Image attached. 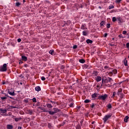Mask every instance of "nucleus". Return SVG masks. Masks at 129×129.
<instances>
[{"mask_svg":"<svg viewBox=\"0 0 129 129\" xmlns=\"http://www.w3.org/2000/svg\"><path fill=\"white\" fill-rule=\"evenodd\" d=\"M81 29L82 30H85V26L84 25H82L81 27Z\"/></svg>","mask_w":129,"mask_h":129,"instance_id":"nucleus-32","label":"nucleus"},{"mask_svg":"<svg viewBox=\"0 0 129 129\" xmlns=\"http://www.w3.org/2000/svg\"><path fill=\"white\" fill-rule=\"evenodd\" d=\"M32 101H33V102H37V99H36V98H33L32 99Z\"/></svg>","mask_w":129,"mask_h":129,"instance_id":"nucleus-36","label":"nucleus"},{"mask_svg":"<svg viewBox=\"0 0 129 129\" xmlns=\"http://www.w3.org/2000/svg\"><path fill=\"white\" fill-rule=\"evenodd\" d=\"M109 76H112L113 73H112V72H110L108 73Z\"/></svg>","mask_w":129,"mask_h":129,"instance_id":"nucleus-39","label":"nucleus"},{"mask_svg":"<svg viewBox=\"0 0 129 129\" xmlns=\"http://www.w3.org/2000/svg\"><path fill=\"white\" fill-rule=\"evenodd\" d=\"M50 102H51L52 104H55V102H54V101H50Z\"/></svg>","mask_w":129,"mask_h":129,"instance_id":"nucleus-52","label":"nucleus"},{"mask_svg":"<svg viewBox=\"0 0 129 129\" xmlns=\"http://www.w3.org/2000/svg\"><path fill=\"white\" fill-rule=\"evenodd\" d=\"M127 119H128V116H126L124 118V121L125 122H127Z\"/></svg>","mask_w":129,"mask_h":129,"instance_id":"nucleus-21","label":"nucleus"},{"mask_svg":"<svg viewBox=\"0 0 129 129\" xmlns=\"http://www.w3.org/2000/svg\"><path fill=\"white\" fill-rule=\"evenodd\" d=\"M23 3H26V1L24 0Z\"/></svg>","mask_w":129,"mask_h":129,"instance_id":"nucleus-62","label":"nucleus"},{"mask_svg":"<svg viewBox=\"0 0 129 129\" xmlns=\"http://www.w3.org/2000/svg\"><path fill=\"white\" fill-rule=\"evenodd\" d=\"M76 129H81V126H80V125H77L76 126Z\"/></svg>","mask_w":129,"mask_h":129,"instance_id":"nucleus-35","label":"nucleus"},{"mask_svg":"<svg viewBox=\"0 0 129 129\" xmlns=\"http://www.w3.org/2000/svg\"><path fill=\"white\" fill-rule=\"evenodd\" d=\"M107 94H105L103 95L99 96L98 98L99 99H102V100H105L107 98Z\"/></svg>","mask_w":129,"mask_h":129,"instance_id":"nucleus-3","label":"nucleus"},{"mask_svg":"<svg viewBox=\"0 0 129 129\" xmlns=\"http://www.w3.org/2000/svg\"><path fill=\"white\" fill-rule=\"evenodd\" d=\"M80 63H85V60L82 59L79 60Z\"/></svg>","mask_w":129,"mask_h":129,"instance_id":"nucleus-24","label":"nucleus"},{"mask_svg":"<svg viewBox=\"0 0 129 129\" xmlns=\"http://www.w3.org/2000/svg\"><path fill=\"white\" fill-rule=\"evenodd\" d=\"M22 63H23V62H22V61L19 62L20 65H21V64H22Z\"/></svg>","mask_w":129,"mask_h":129,"instance_id":"nucleus-55","label":"nucleus"},{"mask_svg":"<svg viewBox=\"0 0 129 129\" xmlns=\"http://www.w3.org/2000/svg\"><path fill=\"white\" fill-rule=\"evenodd\" d=\"M48 113H49V114L53 115V114H55V113H56V112L49 111Z\"/></svg>","mask_w":129,"mask_h":129,"instance_id":"nucleus-22","label":"nucleus"},{"mask_svg":"<svg viewBox=\"0 0 129 129\" xmlns=\"http://www.w3.org/2000/svg\"><path fill=\"white\" fill-rule=\"evenodd\" d=\"M21 41H22V39H21V38H18L17 39V42H18V43H20V42H21Z\"/></svg>","mask_w":129,"mask_h":129,"instance_id":"nucleus-49","label":"nucleus"},{"mask_svg":"<svg viewBox=\"0 0 129 129\" xmlns=\"http://www.w3.org/2000/svg\"><path fill=\"white\" fill-rule=\"evenodd\" d=\"M83 36H87V32H86V31H83Z\"/></svg>","mask_w":129,"mask_h":129,"instance_id":"nucleus-27","label":"nucleus"},{"mask_svg":"<svg viewBox=\"0 0 129 129\" xmlns=\"http://www.w3.org/2000/svg\"><path fill=\"white\" fill-rule=\"evenodd\" d=\"M114 8V6H109V9L111 10V9H113Z\"/></svg>","mask_w":129,"mask_h":129,"instance_id":"nucleus-42","label":"nucleus"},{"mask_svg":"<svg viewBox=\"0 0 129 129\" xmlns=\"http://www.w3.org/2000/svg\"><path fill=\"white\" fill-rule=\"evenodd\" d=\"M95 79H96L97 82H99L100 81H101V77L98 76L95 78Z\"/></svg>","mask_w":129,"mask_h":129,"instance_id":"nucleus-6","label":"nucleus"},{"mask_svg":"<svg viewBox=\"0 0 129 129\" xmlns=\"http://www.w3.org/2000/svg\"><path fill=\"white\" fill-rule=\"evenodd\" d=\"M53 110H54L53 112H55V113H56L57 112H58V111H59V109H57V108H53Z\"/></svg>","mask_w":129,"mask_h":129,"instance_id":"nucleus-19","label":"nucleus"},{"mask_svg":"<svg viewBox=\"0 0 129 129\" xmlns=\"http://www.w3.org/2000/svg\"><path fill=\"white\" fill-rule=\"evenodd\" d=\"M85 103H89L90 102V100L88 99H86L84 101Z\"/></svg>","mask_w":129,"mask_h":129,"instance_id":"nucleus-28","label":"nucleus"},{"mask_svg":"<svg viewBox=\"0 0 129 129\" xmlns=\"http://www.w3.org/2000/svg\"><path fill=\"white\" fill-rule=\"evenodd\" d=\"M3 115L4 116H8V114H3Z\"/></svg>","mask_w":129,"mask_h":129,"instance_id":"nucleus-54","label":"nucleus"},{"mask_svg":"<svg viewBox=\"0 0 129 129\" xmlns=\"http://www.w3.org/2000/svg\"><path fill=\"white\" fill-rule=\"evenodd\" d=\"M46 105L47 107H48V108H52V107H53V106H52V104L50 103H47Z\"/></svg>","mask_w":129,"mask_h":129,"instance_id":"nucleus-13","label":"nucleus"},{"mask_svg":"<svg viewBox=\"0 0 129 129\" xmlns=\"http://www.w3.org/2000/svg\"><path fill=\"white\" fill-rule=\"evenodd\" d=\"M107 107H108V108L109 109H110V108H111V107H112V106H111V104L109 103V104L107 105Z\"/></svg>","mask_w":129,"mask_h":129,"instance_id":"nucleus-20","label":"nucleus"},{"mask_svg":"<svg viewBox=\"0 0 129 129\" xmlns=\"http://www.w3.org/2000/svg\"><path fill=\"white\" fill-rule=\"evenodd\" d=\"M35 90L36 91H38V92H39V91H41V87L40 86L36 87Z\"/></svg>","mask_w":129,"mask_h":129,"instance_id":"nucleus-11","label":"nucleus"},{"mask_svg":"<svg viewBox=\"0 0 129 129\" xmlns=\"http://www.w3.org/2000/svg\"><path fill=\"white\" fill-rule=\"evenodd\" d=\"M49 53L51 55H53L54 54V50H51L49 51Z\"/></svg>","mask_w":129,"mask_h":129,"instance_id":"nucleus-25","label":"nucleus"},{"mask_svg":"<svg viewBox=\"0 0 129 129\" xmlns=\"http://www.w3.org/2000/svg\"><path fill=\"white\" fill-rule=\"evenodd\" d=\"M126 47L127 49H129V42H127L126 44Z\"/></svg>","mask_w":129,"mask_h":129,"instance_id":"nucleus-40","label":"nucleus"},{"mask_svg":"<svg viewBox=\"0 0 129 129\" xmlns=\"http://www.w3.org/2000/svg\"><path fill=\"white\" fill-rule=\"evenodd\" d=\"M112 72L113 74H116V73H117V70H116V69H114L112 71Z\"/></svg>","mask_w":129,"mask_h":129,"instance_id":"nucleus-23","label":"nucleus"},{"mask_svg":"<svg viewBox=\"0 0 129 129\" xmlns=\"http://www.w3.org/2000/svg\"><path fill=\"white\" fill-rule=\"evenodd\" d=\"M61 69H64V66H62Z\"/></svg>","mask_w":129,"mask_h":129,"instance_id":"nucleus-57","label":"nucleus"},{"mask_svg":"<svg viewBox=\"0 0 129 129\" xmlns=\"http://www.w3.org/2000/svg\"><path fill=\"white\" fill-rule=\"evenodd\" d=\"M26 113H27L28 114L32 115V113H33V110H30V109H28V110H26Z\"/></svg>","mask_w":129,"mask_h":129,"instance_id":"nucleus-7","label":"nucleus"},{"mask_svg":"<svg viewBox=\"0 0 129 129\" xmlns=\"http://www.w3.org/2000/svg\"><path fill=\"white\" fill-rule=\"evenodd\" d=\"M104 22L103 21H102L100 23L101 26L102 27L104 26Z\"/></svg>","mask_w":129,"mask_h":129,"instance_id":"nucleus-43","label":"nucleus"},{"mask_svg":"<svg viewBox=\"0 0 129 129\" xmlns=\"http://www.w3.org/2000/svg\"><path fill=\"white\" fill-rule=\"evenodd\" d=\"M122 91V89L121 88H120L118 90V92H117V95H119V94L121 93Z\"/></svg>","mask_w":129,"mask_h":129,"instance_id":"nucleus-15","label":"nucleus"},{"mask_svg":"<svg viewBox=\"0 0 129 129\" xmlns=\"http://www.w3.org/2000/svg\"><path fill=\"white\" fill-rule=\"evenodd\" d=\"M7 97H1V99H2V100H6V99H7Z\"/></svg>","mask_w":129,"mask_h":129,"instance_id":"nucleus-31","label":"nucleus"},{"mask_svg":"<svg viewBox=\"0 0 129 129\" xmlns=\"http://www.w3.org/2000/svg\"><path fill=\"white\" fill-rule=\"evenodd\" d=\"M10 98H11V99H12V98H13V97H10Z\"/></svg>","mask_w":129,"mask_h":129,"instance_id":"nucleus-64","label":"nucleus"},{"mask_svg":"<svg viewBox=\"0 0 129 129\" xmlns=\"http://www.w3.org/2000/svg\"><path fill=\"white\" fill-rule=\"evenodd\" d=\"M95 106V105H94V104H93V103H92V105H91V107L92 108H93Z\"/></svg>","mask_w":129,"mask_h":129,"instance_id":"nucleus-46","label":"nucleus"},{"mask_svg":"<svg viewBox=\"0 0 129 129\" xmlns=\"http://www.w3.org/2000/svg\"><path fill=\"white\" fill-rule=\"evenodd\" d=\"M98 73L96 71H94L93 72V76H94L95 77L97 76Z\"/></svg>","mask_w":129,"mask_h":129,"instance_id":"nucleus-16","label":"nucleus"},{"mask_svg":"<svg viewBox=\"0 0 129 129\" xmlns=\"http://www.w3.org/2000/svg\"><path fill=\"white\" fill-rule=\"evenodd\" d=\"M107 82H110V84H112V82H113V80L111 78L108 77V79H106Z\"/></svg>","mask_w":129,"mask_h":129,"instance_id":"nucleus-4","label":"nucleus"},{"mask_svg":"<svg viewBox=\"0 0 129 129\" xmlns=\"http://www.w3.org/2000/svg\"><path fill=\"white\" fill-rule=\"evenodd\" d=\"M117 21H118L119 24H121V23H122V19L120 17H117Z\"/></svg>","mask_w":129,"mask_h":129,"instance_id":"nucleus-5","label":"nucleus"},{"mask_svg":"<svg viewBox=\"0 0 129 129\" xmlns=\"http://www.w3.org/2000/svg\"><path fill=\"white\" fill-rule=\"evenodd\" d=\"M8 93L10 95H12V96H15V91H13V92H11L10 91H8Z\"/></svg>","mask_w":129,"mask_h":129,"instance_id":"nucleus-10","label":"nucleus"},{"mask_svg":"<svg viewBox=\"0 0 129 129\" xmlns=\"http://www.w3.org/2000/svg\"><path fill=\"white\" fill-rule=\"evenodd\" d=\"M73 48H74V49H76V48H77V45H75V46H73Z\"/></svg>","mask_w":129,"mask_h":129,"instance_id":"nucleus-50","label":"nucleus"},{"mask_svg":"<svg viewBox=\"0 0 129 129\" xmlns=\"http://www.w3.org/2000/svg\"><path fill=\"white\" fill-rule=\"evenodd\" d=\"M8 70L7 69V63H4L3 66L0 67V71L1 72H6Z\"/></svg>","mask_w":129,"mask_h":129,"instance_id":"nucleus-2","label":"nucleus"},{"mask_svg":"<svg viewBox=\"0 0 129 129\" xmlns=\"http://www.w3.org/2000/svg\"><path fill=\"white\" fill-rule=\"evenodd\" d=\"M107 28H108V29H109V28H110V24H107Z\"/></svg>","mask_w":129,"mask_h":129,"instance_id":"nucleus-44","label":"nucleus"},{"mask_svg":"<svg viewBox=\"0 0 129 129\" xmlns=\"http://www.w3.org/2000/svg\"><path fill=\"white\" fill-rule=\"evenodd\" d=\"M42 110H43V112H49L47 109H46L45 108L42 109Z\"/></svg>","mask_w":129,"mask_h":129,"instance_id":"nucleus-33","label":"nucleus"},{"mask_svg":"<svg viewBox=\"0 0 129 129\" xmlns=\"http://www.w3.org/2000/svg\"><path fill=\"white\" fill-rule=\"evenodd\" d=\"M22 59L23 61H27L28 58L26 56H22Z\"/></svg>","mask_w":129,"mask_h":129,"instance_id":"nucleus-12","label":"nucleus"},{"mask_svg":"<svg viewBox=\"0 0 129 129\" xmlns=\"http://www.w3.org/2000/svg\"><path fill=\"white\" fill-rule=\"evenodd\" d=\"M121 1V0H116V3H117V4H119V3H120Z\"/></svg>","mask_w":129,"mask_h":129,"instance_id":"nucleus-45","label":"nucleus"},{"mask_svg":"<svg viewBox=\"0 0 129 129\" xmlns=\"http://www.w3.org/2000/svg\"><path fill=\"white\" fill-rule=\"evenodd\" d=\"M104 68L105 69H107V68H108V67H107V66H105L104 67Z\"/></svg>","mask_w":129,"mask_h":129,"instance_id":"nucleus-53","label":"nucleus"},{"mask_svg":"<svg viewBox=\"0 0 129 129\" xmlns=\"http://www.w3.org/2000/svg\"><path fill=\"white\" fill-rule=\"evenodd\" d=\"M20 5H21V3H20L19 2H17V3H16V7H19Z\"/></svg>","mask_w":129,"mask_h":129,"instance_id":"nucleus-34","label":"nucleus"},{"mask_svg":"<svg viewBox=\"0 0 129 129\" xmlns=\"http://www.w3.org/2000/svg\"><path fill=\"white\" fill-rule=\"evenodd\" d=\"M39 108L41 109V110H43V109H44V108H42V107H39Z\"/></svg>","mask_w":129,"mask_h":129,"instance_id":"nucleus-59","label":"nucleus"},{"mask_svg":"<svg viewBox=\"0 0 129 129\" xmlns=\"http://www.w3.org/2000/svg\"><path fill=\"white\" fill-rule=\"evenodd\" d=\"M115 94H116V93L115 92H113V95H112V97H115Z\"/></svg>","mask_w":129,"mask_h":129,"instance_id":"nucleus-38","label":"nucleus"},{"mask_svg":"<svg viewBox=\"0 0 129 129\" xmlns=\"http://www.w3.org/2000/svg\"><path fill=\"white\" fill-rule=\"evenodd\" d=\"M92 124L94 123V122H92Z\"/></svg>","mask_w":129,"mask_h":129,"instance_id":"nucleus-63","label":"nucleus"},{"mask_svg":"<svg viewBox=\"0 0 129 129\" xmlns=\"http://www.w3.org/2000/svg\"><path fill=\"white\" fill-rule=\"evenodd\" d=\"M117 21V18H116L115 17L112 18V22H116Z\"/></svg>","mask_w":129,"mask_h":129,"instance_id":"nucleus-29","label":"nucleus"},{"mask_svg":"<svg viewBox=\"0 0 129 129\" xmlns=\"http://www.w3.org/2000/svg\"><path fill=\"white\" fill-rule=\"evenodd\" d=\"M3 85L6 84V82H3Z\"/></svg>","mask_w":129,"mask_h":129,"instance_id":"nucleus-58","label":"nucleus"},{"mask_svg":"<svg viewBox=\"0 0 129 129\" xmlns=\"http://www.w3.org/2000/svg\"><path fill=\"white\" fill-rule=\"evenodd\" d=\"M104 37H105V38L106 37H107V33H105L104 35Z\"/></svg>","mask_w":129,"mask_h":129,"instance_id":"nucleus-51","label":"nucleus"},{"mask_svg":"<svg viewBox=\"0 0 129 129\" xmlns=\"http://www.w3.org/2000/svg\"><path fill=\"white\" fill-rule=\"evenodd\" d=\"M118 95L120 97V99L123 98V97L124 96V95L122 93H120L119 95Z\"/></svg>","mask_w":129,"mask_h":129,"instance_id":"nucleus-14","label":"nucleus"},{"mask_svg":"<svg viewBox=\"0 0 129 129\" xmlns=\"http://www.w3.org/2000/svg\"><path fill=\"white\" fill-rule=\"evenodd\" d=\"M111 115H112L111 114H107L104 116V117L103 118V120L104 123H105L111 117Z\"/></svg>","mask_w":129,"mask_h":129,"instance_id":"nucleus-1","label":"nucleus"},{"mask_svg":"<svg viewBox=\"0 0 129 129\" xmlns=\"http://www.w3.org/2000/svg\"><path fill=\"white\" fill-rule=\"evenodd\" d=\"M12 114V113L10 112L9 113V115H11Z\"/></svg>","mask_w":129,"mask_h":129,"instance_id":"nucleus-61","label":"nucleus"},{"mask_svg":"<svg viewBox=\"0 0 129 129\" xmlns=\"http://www.w3.org/2000/svg\"><path fill=\"white\" fill-rule=\"evenodd\" d=\"M7 129H13L14 128V126H13V125L11 124H8L7 125Z\"/></svg>","mask_w":129,"mask_h":129,"instance_id":"nucleus-8","label":"nucleus"},{"mask_svg":"<svg viewBox=\"0 0 129 129\" xmlns=\"http://www.w3.org/2000/svg\"><path fill=\"white\" fill-rule=\"evenodd\" d=\"M103 79H102V84H101V86H102V83H103Z\"/></svg>","mask_w":129,"mask_h":129,"instance_id":"nucleus-56","label":"nucleus"},{"mask_svg":"<svg viewBox=\"0 0 129 129\" xmlns=\"http://www.w3.org/2000/svg\"><path fill=\"white\" fill-rule=\"evenodd\" d=\"M122 34H123V35H125V34H126V31H125V30L123 31Z\"/></svg>","mask_w":129,"mask_h":129,"instance_id":"nucleus-48","label":"nucleus"},{"mask_svg":"<svg viewBox=\"0 0 129 129\" xmlns=\"http://www.w3.org/2000/svg\"><path fill=\"white\" fill-rule=\"evenodd\" d=\"M74 104V103H71L70 105H69V106L70 107H73V105Z\"/></svg>","mask_w":129,"mask_h":129,"instance_id":"nucleus-41","label":"nucleus"},{"mask_svg":"<svg viewBox=\"0 0 129 129\" xmlns=\"http://www.w3.org/2000/svg\"><path fill=\"white\" fill-rule=\"evenodd\" d=\"M97 95V94L94 93V94L92 95V97L93 98H95V97H96Z\"/></svg>","mask_w":129,"mask_h":129,"instance_id":"nucleus-26","label":"nucleus"},{"mask_svg":"<svg viewBox=\"0 0 129 129\" xmlns=\"http://www.w3.org/2000/svg\"><path fill=\"white\" fill-rule=\"evenodd\" d=\"M21 119H22L21 118H16L15 119V121H19V120H21Z\"/></svg>","mask_w":129,"mask_h":129,"instance_id":"nucleus-30","label":"nucleus"},{"mask_svg":"<svg viewBox=\"0 0 129 129\" xmlns=\"http://www.w3.org/2000/svg\"><path fill=\"white\" fill-rule=\"evenodd\" d=\"M41 80H42V81H45V80H46V79L45 78V77H41Z\"/></svg>","mask_w":129,"mask_h":129,"instance_id":"nucleus-37","label":"nucleus"},{"mask_svg":"<svg viewBox=\"0 0 129 129\" xmlns=\"http://www.w3.org/2000/svg\"><path fill=\"white\" fill-rule=\"evenodd\" d=\"M0 111L1 113H7V109H0Z\"/></svg>","mask_w":129,"mask_h":129,"instance_id":"nucleus-9","label":"nucleus"},{"mask_svg":"<svg viewBox=\"0 0 129 129\" xmlns=\"http://www.w3.org/2000/svg\"><path fill=\"white\" fill-rule=\"evenodd\" d=\"M124 65L125 66H127V60H126V59L125 58L123 60Z\"/></svg>","mask_w":129,"mask_h":129,"instance_id":"nucleus-17","label":"nucleus"},{"mask_svg":"<svg viewBox=\"0 0 129 129\" xmlns=\"http://www.w3.org/2000/svg\"><path fill=\"white\" fill-rule=\"evenodd\" d=\"M12 108H16V107L12 106Z\"/></svg>","mask_w":129,"mask_h":129,"instance_id":"nucleus-60","label":"nucleus"},{"mask_svg":"<svg viewBox=\"0 0 129 129\" xmlns=\"http://www.w3.org/2000/svg\"><path fill=\"white\" fill-rule=\"evenodd\" d=\"M86 42H87V44H91V43H92V40H91L90 39H87L86 40Z\"/></svg>","mask_w":129,"mask_h":129,"instance_id":"nucleus-18","label":"nucleus"},{"mask_svg":"<svg viewBox=\"0 0 129 129\" xmlns=\"http://www.w3.org/2000/svg\"><path fill=\"white\" fill-rule=\"evenodd\" d=\"M119 38H124L123 36H122V34H119L118 35Z\"/></svg>","mask_w":129,"mask_h":129,"instance_id":"nucleus-47","label":"nucleus"}]
</instances>
